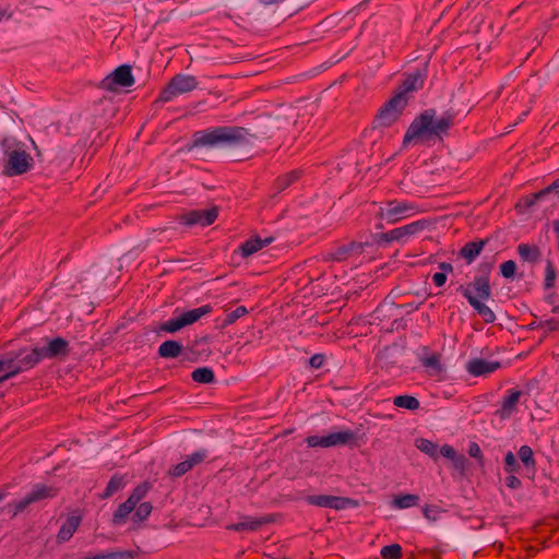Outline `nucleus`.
<instances>
[{
    "label": "nucleus",
    "mask_w": 559,
    "mask_h": 559,
    "mask_svg": "<svg viewBox=\"0 0 559 559\" xmlns=\"http://www.w3.org/2000/svg\"><path fill=\"white\" fill-rule=\"evenodd\" d=\"M67 342L61 337L47 341L46 345L34 347L32 350H22L16 355L9 354L0 359V382L31 368L45 358L62 355L67 352Z\"/></svg>",
    "instance_id": "1"
},
{
    "label": "nucleus",
    "mask_w": 559,
    "mask_h": 559,
    "mask_svg": "<svg viewBox=\"0 0 559 559\" xmlns=\"http://www.w3.org/2000/svg\"><path fill=\"white\" fill-rule=\"evenodd\" d=\"M452 119L449 116L435 118L429 111L420 115L409 126L405 136L404 145H408L413 141L428 140L435 135H441L451 127Z\"/></svg>",
    "instance_id": "2"
},
{
    "label": "nucleus",
    "mask_w": 559,
    "mask_h": 559,
    "mask_svg": "<svg viewBox=\"0 0 559 559\" xmlns=\"http://www.w3.org/2000/svg\"><path fill=\"white\" fill-rule=\"evenodd\" d=\"M424 81L425 76L420 71L409 74L403 82V91L392 97L378 115V123L389 126L395 121L407 104L406 94L420 88Z\"/></svg>",
    "instance_id": "3"
},
{
    "label": "nucleus",
    "mask_w": 559,
    "mask_h": 559,
    "mask_svg": "<svg viewBox=\"0 0 559 559\" xmlns=\"http://www.w3.org/2000/svg\"><path fill=\"white\" fill-rule=\"evenodd\" d=\"M5 160L2 166V174L5 176H17L28 171L33 165L32 156L26 152L24 144L15 139H4L2 142Z\"/></svg>",
    "instance_id": "4"
},
{
    "label": "nucleus",
    "mask_w": 559,
    "mask_h": 559,
    "mask_svg": "<svg viewBox=\"0 0 559 559\" xmlns=\"http://www.w3.org/2000/svg\"><path fill=\"white\" fill-rule=\"evenodd\" d=\"M242 136V129L238 127L213 128L195 133L193 145L214 147L224 144H233L239 142Z\"/></svg>",
    "instance_id": "5"
},
{
    "label": "nucleus",
    "mask_w": 559,
    "mask_h": 559,
    "mask_svg": "<svg viewBox=\"0 0 559 559\" xmlns=\"http://www.w3.org/2000/svg\"><path fill=\"white\" fill-rule=\"evenodd\" d=\"M212 311V307L209 305L201 306L199 308H194L188 310L182 313L175 312V316L165 321L160 325V330L168 333H176L185 326L191 325L199 321L203 316H206Z\"/></svg>",
    "instance_id": "6"
},
{
    "label": "nucleus",
    "mask_w": 559,
    "mask_h": 559,
    "mask_svg": "<svg viewBox=\"0 0 559 559\" xmlns=\"http://www.w3.org/2000/svg\"><path fill=\"white\" fill-rule=\"evenodd\" d=\"M357 435L350 429H342L331 432L326 436H310L306 439V443L310 448H332L345 444H355Z\"/></svg>",
    "instance_id": "7"
},
{
    "label": "nucleus",
    "mask_w": 559,
    "mask_h": 559,
    "mask_svg": "<svg viewBox=\"0 0 559 559\" xmlns=\"http://www.w3.org/2000/svg\"><path fill=\"white\" fill-rule=\"evenodd\" d=\"M197 79L188 74L176 75L160 93L159 99L164 103L170 102L176 96L195 90Z\"/></svg>",
    "instance_id": "8"
},
{
    "label": "nucleus",
    "mask_w": 559,
    "mask_h": 559,
    "mask_svg": "<svg viewBox=\"0 0 559 559\" xmlns=\"http://www.w3.org/2000/svg\"><path fill=\"white\" fill-rule=\"evenodd\" d=\"M378 214L386 223H396L414 214V206L411 203L393 201L384 207H379Z\"/></svg>",
    "instance_id": "9"
},
{
    "label": "nucleus",
    "mask_w": 559,
    "mask_h": 559,
    "mask_svg": "<svg viewBox=\"0 0 559 559\" xmlns=\"http://www.w3.org/2000/svg\"><path fill=\"white\" fill-rule=\"evenodd\" d=\"M217 215L218 211L216 207L193 210L182 214L179 217V222L188 227H205L213 224Z\"/></svg>",
    "instance_id": "10"
},
{
    "label": "nucleus",
    "mask_w": 559,
    "mask_h": 559,
    "mask_svg": "<svg viewBox=\"0 0 559 559\" xmlns=\"http://www.w3.org/2000/svg\"><path fill=\"white\" fill-rule=\"evenodd\" d=\"M133 83L134 78L132 75L131 67L127 64L118 67L103 80L104 88L109 91L129 87L133 85Z\"/></svg>",
    "instance_id": "11"
},
{
    "label": "nucleus",
    "mask_w": 559,
    "mask_h": 559,
    "mask_svg": "<svg viewBox=\"0 0 559 559\" xmlns=\"http://www.w3.org/2000/svg\"><path fill=\"white\" fill-rule=\"evenodd\" d=\"M462 294L469 304L487 301L490 297L488 278L485 276L475 278L474 282L462 288Z\"/></svg>",
    "instance_id": "12"
},
{
    "label": "nucleus",
    "mask_w": 559,
    "mask_h": 559,
    "mask_svg": "<svg viewBox=\"0 0 559 559\" xmlns=\"http://www.w3.org/2000/svg\"><path fill=\"white\" fill-rule=\"evenodd\" d=\"M309 504L320 508H329L334 510H344L354 506L353 500L331 495H312L306 498Z\"/></svg>",
    "instance_id": "13"
},
{
    "label": "nucleus",
    "mask_w": 559,
    "mask_h": 559,
    "mask_svg": "<svg viewBox=\"0 0 559 559\" xmlns=\"http://www.w3.org/2000/svg\"><path fill=\"white\" fill-rule=\"evenodd\" d=\"M146 491V486L135 488L129 499L122 503L114 514V522L116 524L124 522L126 518L134 511L136 504L144 498Z\"/></svg>",
    "instance_id": "14"
},
{
    "label": "nucleus",
    "mask_w": 559,
    "mask_h": 559,
    "mask_svg": "<svg viewBox=\"0 0 559 559\" xmlns=\"http://www.w3.org/2000/svg\"><path fill=\"white\" fill-rule=\"evenodd\" d=\"M207 456V452L205 450H198L192 454L186 456L185 460L174 465L170 469V475L174 477H179L185 475L187 472L192 469L194 466L200 464Z\"/></svg>",
    "instance_id": "15"
},
{
    "label": "nucleus",
    "mask_w": 559,
    "mask_h": 559,
    "mask_svg": "<svg viewBox=\"0 0 559 559\" xmlns=\"http://www.w3.org/2000/svg\"><path fill=\"white\" fill-rule=\"evenodd\" d=\"M523 392L520 390H508L498 409L501 419H508L516 413Z\"/></svg>",
    "instance_id": "16"
},
{
    "label": "nucleus",
    "mask_w": 559,
    "mask_h": 559,
    "mask_svg": "<svg viewBox=\"0 0 559 559\" xmlns=\"http://www.w3.org/2000/svg\"><path fill=\"white\" fill-rule=\"evenodd\" d=\"M500 367L501 365L499 361L474 358L467 362L466 370L474 377H481L495 372Z\"/></svg>",
    "instance_id": "17"
},
{
    "label": "nucleus",
    "mask_w": 559,
    "mask_h": 559,
    "mask_svg": "<svg viewBox=\"0 0 559 559\" xmlns=\"http://www.w3.org/2000/svg\"><path fill=\"white\" fill-rule=\"evenodd\" d=\"M424 229V223L414 222L405 226L394 228L383 235L386 241H403Z\"/></svg>",
    "instance_id": "18"
},
{
    "label": "nucleus",
    "mask_w": 559,
    "mask_h": 559,
    "mask_svg": "<svg viewBox=\"0 0 559 559\" xmlns=\"http://www.w3.org/2000/svg\"><path fill=\"white\" fill-rule=\"evenodd\" d=\"M81 523V518L78 514H71L61 525L57 538L60 543L69 540L76 532Z\"/></svg>",
    "instance_id": "19"
},
{
    "label": "nucleus",
    "mask_w": 559,
    "mask_h": 559,
    "mask_svg": "<svg viewBox=\"0 0 559 559\" xmlns=\"http://www.w3.org/2000/svg\"><path fill=\"white\" fill-rule=\"evenodd\" d=\"M419 503V497L413 493L394 496L391 507L396 510H403L416 507Z\"/></svg>",
    "instance_id": "20"
},
{
    "label": "nucleus",
    "mask_w": 559,
    "mask_h": 559,
    "mask_svg": "<svg viewBox=\"0 0 559 559\" xmlns=\"http://www.w3.org/2000/svg\"><path fill=\"white\" fill-rule=\"evenodd\" d=\"M273 241V237L265 236L261 237L259 235L251 236L247 239V258L260 250L264 247L269 246Z\"/></svg>",
    "instance_id": "21"
},
{
    "label": "nucleus",
    "mask_w": 559,
    "mask_h": 559,
    "mask_svg": "<svg viewBox=\"0 0 559 559\" xmlns=\"http://www.w3.org/2000/svg\"><path fill=\"white\" fill-rule=\"evenodd\" d=\"M182 350L180 343L176 341H166L159 345L158 353L164 358H175Z\"/></svg>",
    "instance_id": "22"
},
{
    "label": "nucleus",
    "mask_w": 559,
    "mask_h": 559,
    "mask_svg": "<svg viewBox=\"0 0 559 559\" xmlns=\"http://www.w3.org/2000/svg\"><path fill=\"white\" fill-rule=\"evenodd\" d=\"M484 247V242H468L461 249V255L471 263L474 259L479 255Z\"/></svg>",
    "instance_id": "23"
},
{
    "label": "nucleus",
    "mask_w": 559,
    "mask_h": 559,
    "mask_svg": "<svg viewBox=\"0 0 559 559\" xmlns=\"http://www.w3.org/2000/svg\"><path fill=\"white\" fill-rule=\"evenodd\" d=\"M393 404L396 407L415 411L419 407V402L416 397L411 395H399L393 399Z\"/></svg>",
    "instance_id": "24"
},
{
    "label": "nucleus",
    "mask_w": 559,
    "mask_h": 559,
    "mask_svg": "<svg viewBox=\"0 0 559 559\" xmlns=\"http://www.w3.org/2000/svg\"><path fill=\"white\" fill-rule=\"evenodd\" d=\"M415 444H416L417 449L420 450L421 452L428 454L432 459H437L438 447L432 441H430L428 439L420 438L415 441Z\"/></svg>",
    "instance_id": "25"
},
{
    "label": "nucleus",
    "mask_w": 559,
    "mask_h": 559,
    "mask_svg": "<svg viewBox=\"0 0 559 559\" xmlns=\"http://www.w3.org/2000/svg\"><path fill=\"white\" fill-rule=\"evenodd\" d=\"M192 379L198 383H211L214 380V372L211 368H198L192 372Z\"/></svg>",
    "instance_id": "26"
},
{
    "label": "nucleus",
    "mask_w": 559,
    "mask_h": 559,
    "mask_svg": "<svg viewBox=\"0 0 559 559\" xmlns=\"http://www.w3.org/2000/svg\"><path fill=\"white\" fill-rule=\"evenodd\" d=\"M133 512L134 513H133L132 520H133V522L139 523V522H142L145 519H147V516L152 512V507L147 502H142V503L139 502Z\"/></svg>",
    "instance_id": "27"
},
{
    "label": "nucleus",
    "mask_w": 559,
    "mask_h": 559,
    "mask_svg": "<svg viewBox=\"0 0 559 559\" xmlns=\"http://www.w3.org/2000/svg\"><path fill=\"white\" fill-rule=\"evenodd\" d=\"M471 305L486 322L495 321L496 316L493 311L485 304V301H477Z\"/></svg>",
    "instance_id": "28"
},
{
    "label": "nucleus",
    "mask_w": 559,
    "mask_h": 559,
    "mask_svg": "<svg viewBox=\"0 0 559 559\" xmlns=\"http://www.w3.org/2000/svg\"><path fill=\"white\" fill-rule=\"evenodd\" d=\"M519 254L523 260L535 261L538 258V250L534 246L522 243L518 248Z\"/></svg>",
    "instance_id": "29"
},
{
    "label": "nucleus",
    "mask_w": 559,
    "mask_h": 559,
    "mask_svg": "<svg viewBox=\"0 0 559 559\" xmlns=\"http://www.w3.org/2000/svg\"><path fill=\"white\" fill-rule=\"evenodd\" d=\"M439 452L444 457L453 461L456 466H461L464 463V457L462 455H457L453 447L449 444H444Z\"/></svg>",
    "instance_id": "30"
},
{
    "label": "nucleus",
    "mask_w": 559,
    "mask_h": 559,
    "mask_svg": "<svg viewBox=\"0 0 559 559\" xmlns=\"http://www.w3.org/2000/svg\"><path fill=\"white\" fill-rule=\"evenodd\" d=\"M519 457L527 467H535L533 450L528 445H522L519 450Z\"/></svg>",
    "instance_id": "31"
},
{
    "label": "nucleus",
    "mask_w": 559,
    "mask_h": 559,
    "mask_svg": "<svg viewBox=\"0 0 559 559\" xmlns=\"http://www.w3.org/2000/svg\"><path fill=\"white\" fill-rule=\"evenodd\" d=\"M33 502L41 500L51 496V489L45 485H36L31 492H28Z\"/></svg>",
    "instance_id": "32"
},
{
    "label": "nucleus",
    "mask_w": 559,
    "mask_h": 559,
    "mask_svg": "<svg viewBox=\"0 0 559 559\" xmlns=\"http://www.w3.org/2000/svg\"><path fill=\"white\" fill-rule=\"evenodd\" d=\"M381 556L384 559H399L402 556V548L397 544L384 546L381 549Z\"/></svg>",
    "instance_id": "33"
},
{
    "label": "nucleus",
    "mask_w": 559,
    "mask_h": 559,
    "mask_svg": "<svg viewBox=\"0 0 559 559\" xmlns=\"http://www.w3.org/2000/svg\"><path fill=\"white\" fill-rule=\"evenodd\" d=\"M440 269L443 272H437L432 276V281H433L435 285L438 287H441L444 285V283L447 281V273L452 271V266H451V264L442 263L440 265Z\"/></svg>",
    "instance_id": "34"
},
{
    "label": "nucleus",
    "mask_w": 559,
    "mask_h": 559,
    "mask_svg": "<svg viewBox=\"0 0 559 559\" xmlns=\"http://www.w3.org/2000/svg\"><path fill=\"white\" fill-rule=\"evenodd\" d=\"M424 365L430 369V372L431 373H440L442 368H441V364H440V359L437 355H431L429 357H426L424 359Z\"/></svg>",
    "instance_id": "35"
},
{
    "label": "nucleus",
    "mask_w": 559,
    "mask_h": 559,
    "mask_svg": "<svg viewBox=\"0 0 559 559\" xmlns=\"http://www.w3.org/2000/svg\"><path fill=\"white\" fill-rule=\"evenodd\" d=\"M504 469L509 474H514L519 469L516 459L511 451H509L504 456Z\"/></svg>",
    "instance_id": "36"
},
{
    "label": "nucleus",
    "mask_w": 559,
    "mask_h": 559,
    "mask_svg": "<svg viewBox=\"0 0 559 559\" xmlns=\"http://www.w3.org/2000/svg\"><path fill=\"white\" fill-rule=\"evenodd\" d=\"M123 487H124L123 477L115 476L110 479V481L107 485L106 496L112 495L114 492L118 491L119 489H121Z\"/></svg>",
    "instance_id": "37"
},
{
    "label": "nucleus",
    "mask_w": 559,
    "mask_h": 559,
    "mask_svg": "<svg viewBox=\"0 0 559 559\" xmlns=\"http://www.w3.org/2000/svg\"><path fill=\"white\" fill-rule=\"evenodd\" d=\"M31 503H33L32 498L29 495H25L23 498L14 501L11 507L13 508V514H17L19 512L23 511L25 508H27Z\"/></svg>",
    "instance_id": "38"
},
{
    "label": "nucleus",
    "mask_w": 559,
    "mask_h": 559,
    "mask_svg": "<svg viewBox=\"0 0 559 559\" xmlns=\"http://www.w3.org/2000/svg\"><path fill=\"white\" fill-rule=\"evenodd\" d=\"M516 265L512 260L503 262L500 266L501 274L506 278H511L514 275Z\"/></svg>",
    "instance_id": "39"
},
{
    "label": "nucleus",
    "mask_w": 559,
    "mask_h": 559,
    "mask_svg": "<svg viewBox=\"0 0 559 559\" xmlns=\"http://www.w3.org/2000/svg\"><path fill=\"white\" fill-rule=\"evenodd\" d=\"M549 193H554L559 199V180H556L551 186L536 193L534 198L539 199Z\"/></svg>",
    "instance_id": "40"
},
{
    "label": "nucleus",
    "mask_w": 559,
    "mask_h": 559,
    "mask_svg": "<svg viewBox=\"0 0 559 559\" xmlns=\"http://www.w3.org/2000/svg\"><path fill=\"white\" fill-rule=\"evenodd\" d=\"M245 314V306H239L235 311L228 313L224 320L225 324L234 323L238 318Z\"/></svg>",
    "instance_id": "41"
},
{
    "label": "nucleus",
    "mask_w": 559,
    "mask_h": 559,
    "mask_svg": "<svg viewBox=\"0 0 559 559\" xmlns=\"http://www.w3.org/2000/svg\"><path fill=\"white\" fill-rule=\"evenodd\" d=\"M555 280H556V272H555L552 265L550 263H548L547 267H546V278H545L546 287H551L555 283Z\"/></svg>",
    "instance_id": "42"
},
{
    "label": "nucleus",
    "mask_w": 559,
    "mask_h": 559,
    "mask_svg": "<svg viewBox=\"0 0 559 559\" xmlns=\"http://www.w3.org/2000/svg\"><path fill=\"white\" fill-rule=\"evenodd\" d=\"M540 326L546 331V332H552V331H556L559 329V321L556 320V319H548V320H545L540 323Z\"/></svg>",
    "instance_id": "43"
},
{
    "label": "nucleus",
    "mask_w": 559,
    "mask_h": 559,
    "mask_svg": "<svg viewBox=\"0 0 559 559\" xmlns=\"http://www.w3.org/2000/svg\"><path fill=\"white\" fill-rule=\"evenodd\" d=\"M504 483L511 489H518L521 487V480L514 474L507 476Z\"/></svg>",
    "instance_id": "44"
},
{
    "label": "nucleus",
    "mask_w": 559,
    "mask_h": 559,
    "mask_svg": "<svg viewBox=\"0 0 559 559\" xmlns=\"http://www.w3.org/2000/svg\"><path fill=\"white\" fill-rule=\"evenodd\" d=\"M324 357L322 355H313L310 358V366L313 368H320L323 365Z\"/></svg>",
    "instance_id": "45"
},
{
    "label": "nucleus",
    "mask_w": 559,
    "mask_h": 559,
    "mask_svg": "<svg viewBox=\"0 0 559 559\" xmlns=\"http://www.w3.org/2000/svg\"><path fill=\"white\" fill-rule=\"evenodd\" d=\"M468 453L473 457H477V459L481 457V450L477 443H472L469 445Z\"/></svg>",
    "instance_id": "46"
},
{
    "label": "nucleus",
    "mask_w": 559,
    "mask_h": 559,
    "mask_svg": "<svg viewBox=\"0 0 559 559\" xmlns=\"http://www.w3.org/2000/svg\"><path fill=\"white\" fill-rule=\"evenodd\" d=\"M92 559H112V556L111 555H103V556L93 557Z\"/></svg>",
    "instance_id": "47"
},
{
    "label": "nucleus",
    "mask_w": 559,
    "mask_h": 559,
    "mask_svg": "<svg viewBox=\"0 0 559 559\" xmlns=\"http://www.w3.org/2000/svg\"><path fill=\"white\" fill-rule=\"evenodd\" d=\"M238 250L245 255V243L239 245Z\"/></svg>",
    "instance_id": "48"
},
{
    "label": "nucleus",
    "mask_w": 559,
    "mask_h": 559,
    "mask_svg": "<svg viewBox=\"0 0 559 559\" xmlns=\"http://www.w3.org/2000/svg\"><path fill=\"white\" fill-rule=\"evenodd\" d=\"M552 312H555V313L559 312V305H558V306H555V307L552 308Z\"/></svg>",
    "instance_id": "49"
},
{
    "label": "nucleus",
    "mask_w": 559,
    "mask_h": 559,
    "mask_svg": "<svg viewBox=\"0 0 559 559\" xmlns=\"http://www.w3.org/2000/svg\"><path fill=\"white\" fill-rule=\"evenodd\" d=\"M284 180L286 186L289 185V182L292 181L289 178H284Z\"/></svg>",
    "instance_id": "50"
},
{
    "label": "nucleus",
    "mask_w": 559,
    "mask_h": 559,
    "mask_svg": "<svg viewBox=\"0 0 559 559\" xmlns=\"http://www.w3.org/2000/svg\"><path fill=\"white\" fill-rule=\"evenodd\" d=\"M424 514H425L427 518L429 516V515H428V509H427V508H425V509H424Z\"/></svg>",
    "instance_id": "51"
},
{
    "label": "nucleus",
    "mask_w": 559,
    "mask_h": 559,
    "mask_svg": "<svg viewBox=\"0 0 559 559\" xmlns=\"http://www.w3.org/2000/svg\"><path fill=\"white\" fill-rule=\"evenodd\" d=\"M2 499V496L0 495V500Z\"/></svg>",
    "instance_id": "52"
}]
</instances>
